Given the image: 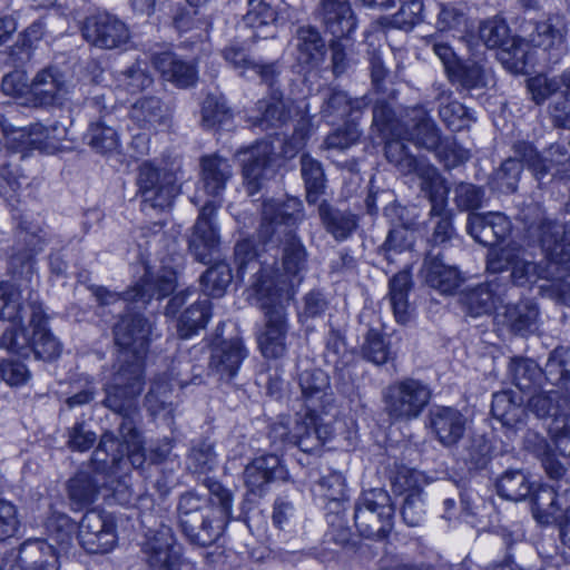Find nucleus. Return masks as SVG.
Segmentation results:
<instances>
[{
  "mask_svg": "<svg viewBox=\"0 0 570 570\" xmlns=\"http://www.w3.org/2000/svg\"><path fill=\"white\" fill-rule=\"evenodd\" d=\"M530 235L537 238L543 258L535 263L528 258L529 254L517 243H510L500 249H491L487 256V271L499 274L511 269V279L518 286L531 285L540 279L547 281L552 287L554 279H561L570 268V250L560 237L561 227L556 220L542 218L529 228Z\"/></svg>",
  "mask_w": 570,
  "mask_h": 570,
  "instance_id": "obj_1",
  "label": "nucleus"
},
{
  "mask_svg": "<svg viewBox=\"0 0 570 570\" xmlns=\"http://www.w3.org/2000/svg\"><path fill=\"white\" fill-rule=\"evenodd\" d=\"M151 324L140 313H126L114 327L120 347L110 379L104 386L106 407L124 409L144 387V357L149 346Z\"/></svg>",
  "mask_w": 570,
  "mask_h": 570,
  "instance_id": "obj_2",
  "label": "nucleus"
},
{
  "mask_svg": "<svg viewBox=\"0 0 570 570\" xmlns=\"http://www.w3.org/2000/svg\"><path fill=\"white\" fill-rule=\"evenodd\" d=\"M209 497L195 491L179 495L176 511L178 527L194 546L208 547L223 534L232 520L233 493L218 481L206 479Z\"/></svg>",
  "mask_w": 570,
  "mask_h": 570,
  "instance_id": "obj_3",
  "label": "nucleus"
},
{
  "mask_svg": "<svg viewBox=\"0 0 570 570\" xmlns=\"http://www.w3.org/2000/svg\"><path fill=\"white\" fill-rule=\"evenodd\" d=\"M303 204L298 198L291 197L284 202L268 199L263 203L262 218L266 224V233L272 235L283 233V269L279 273L273 268L262 267L253 283L268 279L272 283V291L281 279H286L293 285V295L295 287L302 282V272L306 268V249L301 239L294 233V227L303 219Z\"/></svg>",
  "mask_w": 570,
  "mask_h": 570,
  "instance_id": "obj_4",
  "label": "nucleus"
},
{
  "mask_svg": "<svg viewBox=\"0 0 570 570\" xmlns=\"http://www.w3.org/2000/svg\"><path fill=\"white\" fill-rule=\"evenodd\" d=\"M137 397L132 396L130 405L124 409L108 407L121 416L118 435L105 432L98 448L95 451V461L109 469H119L129 462L135 469L142 468L148 460V453L144 449L141 432L137 426L138 409Z\"/></svg>",
  "mask_w": 570,
  "mask_h": 570,
  "instance_id": "obj_5",
  "label": "nucleus"
},
{
  "mask_svg": "<svg viewBox=\"0 0 570 570\" xmlns=\"http://www.w3.org/2000/svg\"><path fill=\"white\" fill-rule=\"evenodd\" d=\"M268 279L253 283L252 287L261 307L265 311V330L258 336V345L265 357L278 358L286 352V312L285 303L293 297V285L281 279L276 289L272 291Z\"/></svg>",
  "mask_w": 570,
  "mask_h": 570,
  "instance_id": "obj_6",
  "label": "nucleus"
},
{
  "mask_svg": "<svg viewBox=\"0 0 570 570\" xmlns=\"http://www.w3.org/2000/svg\"><path fill=\"white\" fill-rule=\"evenodd\" d=\"M333 434L334 429L331 423L325 422L314 412L305 413L294 421L288 416H281L271 424L268 431V438L277 449L294 445L305 453L320 450Z\"/></svg>",
  "mask_w": 570,
  "mask_h": 570,
  "instance_id": "obj_7",
  "label": "nucleus"
},
{
  "mask_svg": "<svg viewBox=\"0 0 570 570\" xmlns=\"http://www.w3.org/2000/svg\"><path fill=\"white\" fill-rule=\"evenodd\" d=\"M395 508L382 488L364 491L354 505V524L361 537L383 541L394 527Z\"/></svg>",
  "mask_w": 570,
  "mask_h": 570,
  "instance_id": "obj_8",
  "label": "nucleus"
},
{
  "mask_svg": "<svg viewBox=\"0 0 570 570\" xmlns=\"http://www.w3.org/2000/svg\"><path fill=\"white\" fill-rule=\"evenodd\" d=\"M431 399L430 385L413 377L396 380L382 391L384 411L394 422H411L419 419Z\"/></svg>",
  "mask_w": 570,
  "mask_h": 570,
  "instance_id": "obj_9",
  "label": "nucleus"
},
{
  "mask_svg": "<svg viewBox=\"0 0 570 570\" xmlns=\"http://www.w3.org/2000/svg\"><path fill=\"white\" fill-rule=\"evenodd\" d=\"M176 274L171 269H161L157 273L146 269L140 281L122 295L110 292L104 286H92L90 289L97 302L105 305L140 304L145 306L151 298L161 299L174 292Z\"/></svg>",
  "mask_w": 570,
  "mask_h": 570,
  "instance_id": "obj_10",
  "label": "nucleus"
},
{
  "mask_svg": "<svg viewBox=\"0 0 570 570\" xmlns=\"http://www.w3.org/2000/svg\"><path fill=\"white\" fill-rule=\"evenodd\" d=\"M136 186L144 212L170 208L180 191L175 173L156 166L150 160H145L138 166Z\"/></svg>",
  "mask_w": 570,
  "mask_h": 570,
  "instance_id": "obj_11",
  "label": "nucleus"
},
{
  "mask_svg": "<svg viewBox=\"0 0 570 570\" xmlns=\"http://www.w3.org/2000/svg\"><path fill=\"white\" fill-rule=\"evenodd\" d=\"M0 318L17 325L28 320L31 330L48 321L39 294L11 282H0Z\"/></svg>",
  "mask_w": 570,
  "mask_h": 570,
  "instance_id": "obj_12",
  "label": "nucleus"
},
{
  "mask_svg": "<svg viewBox=\"0 0 570 570\" xmlns=\"http://www.w3.org/2000/svg\"><path fill=\"white\" fill-rule=\"evenodd\" d=\"M421 189L431 206L429 217L436 220L431 242L443 245L455 235L453 213L448 208L449 187L438 171L429 170L421 183Z\"/></svg>",
  "mask_w": 570,
  "mask_h": 570,
  "instance_id": "obj_13",
  "label": "nucleus"
},
{
  "mask_svg": "<svg viewBox=\"0 0 570 570\" xmlns=\"http://www.w3.org/2000/svg\"><path fill=\"white\" fill-rule=\"evenodd\" d=\"M529 410L540 419H551L549 431L558 446L566 452L570 444V403L564 402L563 391L553 389L533 395Z\"/></svg>",
  "mask_w": 570,
  "mask_h": 570,
  "instance_id": "obj_14",
  "label": "nucleus"
},
{
  "mask_svg": "<svg viewBox=\"0 0 570 570\" xmlns=\"http://www.w3.org/2000/svg\"><path fill=\"white\" fill-rule=\"evenodd\" d=\"M513 151L521 157L538 180L548 175L563 178L570 173V153L566 145L552 144L544 155H540L532 144L517 141Z\"/></svg>",
  "mask_w": 570,
  "mask_h": 570,
  "instance_id": "obj_15",
  "label": "nucleus"
},
{
  "mask_svg": "<svg viewBox=\"0 0 570 570\" xmlns=\"http://www.w3.org/2000/svg\"><path fill=\"white\" fill-rule=\"evenodd\" d=\"M81 33L90 46L102 50L121 49L130 39L126 23L107 12L87 17L82 22Z\"/></svg>",
  "mask_w": 570,
  "mask_h": 570,
  "instance_id": "obj_16",
  "label": "nucleus"
},
{
  "mask_svg": "<svg viewBox=\"0 0 570 570\" xmlns=\"http://www.w3.org/2000/svg\"><path fill=\"white\" fill-rule=\"evenodd\" d=\"M78 539L88 553L110 552L117 543L114 518L105 511H87L78 527Z\"/></svg>",
  "mask_w": 570,
  "mask_h": 570,
  "instance_id": "obj_17",
  "label": "nucleus"
},
{
  "mask_svg": "<svg viewBox=\"0 0 570 570\" xmlns=\"http://www.w3.org/2000/svg\"><path fill=\"white\" fill-rule=\"evenodd\" d=\"M175 538L167 525L149 529L141 542V552L151 570H179V556L174 550Z\"/></svg>",
  "mask_w": 570,
  "mask_h": 570,
  "instance_id": "obj_18",
  "label": "nucleus"
},
{
  "mask_svg": "<svg viewBox=\"0 0 570 570\" xmlns=\"http://www.w3.org/2000/svg\"><path fill=\"white\" fill-rule=\"evenodd\" d=\"M219 208L215 200H206L199 210V215L189 237L188 246L195 258L208 264L219 245V236L213 223V218Z\"/></svg>",
  "mask_w": 570,
  "mask_h": 570,
  "instance_id": "obj_19",
  "label": "nucleus"
},
{
  "mask_svg": "<svg viewBox=\"0 0 570 570\" xmlns=\"http://www.w3.org/2000/svg\"><path fill=\"white\" fill-rule=\"evenodd\" d=\"M273 147L267 141L257 142L244 154L243 176L246 190L254 196L275 175Z\"/></svg>",
  "mask_w": 570,
  "mask_h": 570,
  "instance_id": "obj_20",
  "label": "nucleus"
},
{
  "mask_svg": "<svg viewBox=\"0 0 570 570\" xmlns=\"http://www.w3.org/2000/svg\"><path fill=\"white\" fill-rule=\"evenodd\" d=\"M510 219L500 212L471 213L468 216L466 232L479 244L497 249L511 233Z\"/></svg>",
  "mask_w": 570,
  "mask_h": 570,
  "instance_id": "obj_21",
  "label": "nucleus"
},
{
  "mask_svg": "<svg viewBox=\"0 0 570 570\" xmlns=\"http://www.w3.org/2000/svg\"><path fill=\"white\" fill-rule=\"evenodd\" d=\"M68 94L69 89L63 75L57 68H45L37 72L30 82V97H27V105L61 106Z\"/></svg>",
  "mask_w": 570,
  "mask_h": 570,
  "instance_id": "obj_22",
  "label": "nucleus"
},
{
  "mask_svg": "<svg viewBox=\"0 0 570 570\" xmlns=\"http://www.w3.org/2000/svg\"><path fill=\"white\" fill-rule=\"evenodd\" d=\"M531 30L525 28L529 43L542 49L551 63H558L568 52L563 28L556 18H548L543 21L529 23Z\"/></svg>",
  "mask_w": 570,
  "mask_h": 570,
  "instance_id": "obj_23",
  "label": "nucleus"
},
{
  "mask_svg": "<svg viewBox=\"0 0 570 570\" xmlns=\"http://www.w3.org/2000/svg\"><path fill=\"white\" fill-rule=\"evenodd\" d=\"M432 433L438 442L448 449L458 446L466 431L468 420L452 406H434L429 414Z\"/></svg>",
  "mask_w": 570,
  "mask_h": 570,
  "instance_id": "obj_24",
  "label": "nucleus"
},
{
  "mask_svg": "<svg viewBox=\"0 0 570 570\" xmlns=\"http://www.w3.org/2000/svg\"><path fill=\"white\" fill-rule=\"evenodd\" d=\"M286 469L276 454H265L253 459L244 470V480L248 491L262 497L269 483L286 478Z\"/></svg>",
  "mask_w": 570,
  "mask_h": 570,
  "instance_id": "obj_25",
  "label": "nucleus"
},
{
  "mask_svg": "<svg viewBox=\"0 0 570 570\" xmlns=\"http://www.w3.org/2000/svg\"><path fill=\"white\" fill-rule=\"evenodd\" d=\"M541 464L554 484L533 492L532 500L539 509L543 507V497L550 499V507H560V500L570 495V470L559 461L553 451L541 460Z\"/></svg>",
  "mask_w": 570,
  "mask_h": 570,
  "instance_id": "obj_26",
  "label": "nucleus"
},
{
  "mask_svg": "<svg viewBox=\"0 0 570 570\" xmlns=\"http://www.w3.org/2000/svg\"><path fill=\"white\" fill-rule=\"evenodd\" d=\"M317 17L335 38L350 37L356 29V18L347 0H321Z\"/></svg>",
  "mask_w": 570,
  "mask_h": 570,
  "instance_id": "obj_27",
  "label": "nucleus"
},
{
  "mask_svg": "<svg viewBox=\"0 0 570 570\" xmlns=\"http://www.w3.org/2000/svg\"><path fill=\"white\" fill-rule=\"evenodd\" d=\"M298 384L306 402V413L314 412L322 417L318 410L325 411L333 402L327 374L320 368L305 370L298 375Z\"/></svg>",
  "mask_w": 570,
  "mask_h": 570,
  "instance_id": "obj_28",
  "label": "nucleus"
},
{
  "mask_svg": "<svg viewBox=\"0 0 570 570\" xmlns=\"http://www.w3.org/2000/svg\"><path fill=\"white\" fill-rule=\"evenodd\" d=\"M151 62L164 80L171 82L178 88L193 87L198 80L196 63L191 60L183 59L174 52L156 53L153 56Z\"/></svg>",
  "mask_w": 570,
  "mask_h": 570,
  "instance_id": "obj_29",
  "label": "nucleus"
},
{
  "mask_svg": "<svg viewBox=\"0 0 570 570\" xmlns=\"http://www.w3.org/2000/svg\"><path fill=\"white\" fill-rule=\"evenodd\" d=\"M425 284L440 294H453L461 285L463 278L455 266L445 264L440 253L426 255L422 267Z\"/></svg>",
  "mask_w": 570,
  "mask_h": 570,
  "instance_id": "obj_30",
  "label": "nucleus"
},
{
  "mask_svg": "<svg viewBox=\"0 0 570 570\" xmlns=\"http://www.w3.org/2000/svg\"><path fill=\"white\" fill-rule=\"evenodd\" d=\"M129 119L140 129L157 131L170 124V112L160 98L145 96L137 99L129 109Z\"/></svg>",
  "mask_w": 570,
  "mask_h": 570,
  "instance_id": "obj_31",
  "label": "nucleus"
},
{
  "mask_svg": "<svg viewBox=\"0 0 570 570\" xmlns=\"http://www.w3.org/2000/svg\"><path fill=\"white\" fill-rule=\"evenodd\" d=\"M278 20L277 7L266 0H247L239 24L252 30L255 38H268L276 33Z\"/></svg>",
  "mask_w": 570,
  "mask_h": 570,
  "instance_id": "obj_32",
  "label": "nucleus"
},
{
  "mask_svg": "<svg viewBox=\"0 0 570 570\" xmlns=\"http://www.w3.org/2000/svg\"><path fill=\"white\" fill-rule=\"evenodd\" d=\"M401 137L413 142L416 147L433 151L439 147L442 139L440 129L423 107L412 109Z\"/></svg>",
  "mask_w": 570,
  "mask_h": 570,
  "instance_id": "obj_33",
  "label": "nucleus"
},
{
  "mask_svg": "<svg viewBox=\"0 0 570 570\" xmlns=\"http://www.w3.org/2000/svg\"><path fill=\"white\" fill-rule=\"evenodd\" d=\"M246 356L247 350L240 338L223 341L213 348L209 368L220 380L229 381L237 374Z\"/></svg>",
  "mask_w": 570,
  "mask_h": 570,
  "instance_id": "obj_34",
  "label": "nucleus"
},
{
  "mask_svg": "<svg viewBox=\"0 0 570 570\" xmlns=\"http://www.w3.org/2000/svg\"><path fill=\"white\" fill-rule=\"evenodd\" d=\"M450 82L460 90L485 89L494 83L492 69L482 60H461L448 75Z\"/></svg>",
  "mask_w": 570,
  "mask_h": 570,
  "instance_id": "obj_35",
  "label": "nucleus"
},
{
  "mask_svg": "<svg viewBox=\"0 0 570 570\" xmlns=\"http://www.w3.org/2000/svg\"><path fill=\"white\" fill-rule=\"evenodd\" d=\"M321 224L336 242H345L358 227V217L350 209H342L326 200L317 208Z\"/></svg>",
  "mask_w": 570,
  "mask_h": 570,
  "instance_id": "obj_36",
  "label": "nucleus"
},
{
  "mask_svg": "<svg viewBox=\"0 0 570 570\" xmlns=\"http://www.w3.org/2000/svg\"><path fill=\"white\" fill-rule=\"evenodd\" d=\"M18 563L23 570H58V551L48 540L28 539L19 548Z\"/></svg>",
  "mask_w": 570,
  "mask_h": 570,
  "instance_id": "obj_37",
  "label": "nucleus"
},
{
  "mask_svg": "<svg viewBox=\"0 0 570 570\" xmlns=\"http://www.w3.org/2000/svg\"><path fill=\"white\" fill-rule=\"evenodd\" d=\"M105 473L80 470L67 483L68 498L73 509L79 510L94 503L102 491Z\"/></svg>",
  "mask_w": 570,
  "mask_h": 570,
  "instance_id": "obj_38",
  "label": "nucleus"
},
{
  "mask_svg": "<svg viewBox=\"0 0 570 570\" xmlns=\"http://www.w3.org/2000/svg\"><path fill=\"white\" fill-rule=\"evenodd\" d=\"M200 167L203 190L212 197L210 200H215L220 205V198L226 188V184L233 175L232 166L226 158L210 155L202 158Z\"/></svg>",
  "mask_w": 570,
  "mask_h": 570,
  "instance_id": "obj_39",
  "label": "nucleus"
},
{
  "mask_svg": "<svg viewBox=\"0 0 570 570\" xmlns=\"http://www.w3.org/2000/svg\"><path fill=\"white\" fill-rule=\"evenodd\" d=\"M502 286L497 281H488L475 287L463 291L460 302L465 312L472 317L490 314L501 301Z\"/></svg>",
  "mask_w": 570,
  "mask_h": 570,
  "instance_id": "obj_40",
  "label": "nucleus"
},
{
  "mask_svg": "<svg viewBox=\"0 0 570 570\" xmlns=\"http://www.w3.org/2000/svg\"><path fill=\"white\" fill-rule=\"evenodd\" d=\"M288 116L282 94L274 90L269 98H263L256 102L248 115V121L254 128L268 130L281 127L287 121Z\"/></svg>",
  "mask_w": 570,
  "mask_h": 570,
  "instance_id": "obj_41",
  "label": "nucleus"
},
{
  "mask_svg": "<svg viewBox=\"0 0 570 570\" xmlns=\"http://www.w3.org/2000/svg\"><path fill=\"white\" fill-rule=\"evenodd\" d=\"M502 324L512 333L525 336L533 334L539 327V308L531 299L505 306Z\"/></svg>",
  "mask_w": 570,
  "mask_h": 570,
  "instance_id": "obj_42",
  "label": "nucleus"
},
{
  "mask_svg": "<svg viewBox=\"0 0 570 570\" xmlns=\"http://www.w3.org/2000/svg\"><path fill=\"white\" fill-rule=\"evenodd\" d=\"M296 58L299 63L307 66L320 65L326 53V45L317 28L301 26L295 36Z\"/></svg>",
  "mask_w": 570,
  "mask_h": 570,
  "instance_id": "obj_43",
  "label": "nucleus"
},
{
  "mask_svg": "<svg viewBox=\"0 0 570 570\" xmlns=\"http://www.w3.org/2000/svg\"><path fill=\"white\" fill-rule=\"evenodd\" d=\"M491 413L508 430L518 429L525 416L523 400L512 391L497 392L492 397Z\"/></svg>",
  "mask_w": 570,
  "mask_h": 570,
  "instance_id": "obj_44",
  "label": "nucleus"
},
{
  "mask_svg": "<svg viewBox=\"0 0 570 570\" xmlns=\"http://www.w3.org/2000/svg\"><path fill=\"white\" fill-rule=\"evenodd\" d=\"M542 373L548 383L563 391L564 402L570 403V348L556 347L550 353Z\"/></svg>",
  "mask_w": 570,
  "mask_h": 570,
  "instance_id": "obj_45",
  "label": "nucleus"
},
{
  "mask_svg": "<svg viewBox=\"0 0 570 570\" xmlns=\"http://www.w3.org/2000/svg\"><path fill=\"white\" fill-rule=\"evenodd\" d=\"M367 105L366 97L352 99L345 91L330 88L323 95L321 114L328 121H334L335 119L352 116L354 112L367 107Z\"/></svg>",
  "mask_w": 570,
  "mask_h": 570,
  "instance_id": "obj_46",
  "label": "nucleus"
},
{
  "mask_svg": "<svg viewBox=\"0 0 570 570\" xmlns=\"http://www.w3.org/2000/svg\"><path fill=\"white\" fill-rule=\"evenodd\" d=\"M212 317V303L208 297L198 298L184 308L177 320L180 338H189L205 328Z\"/></svg>",
  "mask_w": 570,
  "mask_h": 570,
  "instance_id": "obj_47",
  "label": "nucleus"
},
{
  "mask_svg": "<svg viewBox=\"0 0 570 570\" xmlns=\"http://www.w3.org/2000/svg\"><path fill=\"white\" fill-rule=\"evenodd\" d=\"M385 140V156L389 163L393 164L402 174L407 175L417 173L422 180L426 176L429 170L436 171L435 168L428 167L422 168L420 161L413 156L409 148L405 146V138L402 137H390Z\"/></svg>",
  "mask_w": 570,
  "mask_h": 570,
  "instance_id": "obj_48",
  "label": "nucleus"
},
{
  "mask_svg": "<svg viewBox=\"0 0 570 570\" xmlns=\"http://www.w3.org/2000/svg\"><path fill=\"white\" fill-rule=\"evenodd\" d=\"M412 288V279L409 272L402 271L395 274L389 282V296L396 321L405 324L410 321L412 308L409 294Z\"/></svg>",
  "mask_w": 570,
  "mask_h": 570,
  "instance_id": "obj_49",
  "label": "nucleus"
},
{
  "mask_svg": "<svg viewBox=\"0 0 570 570\" xmlns=\"http://www.w3.org/2000/svg\"><path fill=\"white\" fill-rule=\"evenodd\" d=\"M508 373L511 382L520 391H530L541 386L543 380L542 368L531 358L514 357L510 361Z\"/></svg>",
  "mask_w": 570,
  "mask_h": 570,
  "instance_id": "obj_50",
  "label": "nucleus"
},
{
  "mask_svg": "<svg viewBox=\"0 0 570 570\" xmlns=\"http://www.w3.org/2000/svg\"><path fill=\"white\" fill-rule=\"evenodd\" d=\"M500 497L510 501H522L532 493V484L522 470L505 471L495 483Z\"/></svg>",
  "mask_w": 570,
  "mask_h": 570,
  "instance_id": "obj_51",
  "label": "nucleus"
},
{
  "mask_svg": "<svg viewBox=\"0 0 570 570\" xmlns=\"http://www.w3.org/2000/svg\"><path fill=\"white\" fill-rule=\"evenodd\" d=\"M301 174L305 183L306 200L309 205H314L325 188L323 167L320 161L304 154L301 156Z\"/></svg>",
  "mask_w": 570,
  "mask_h": 570,
  "instance_id": "obj_52",
  "label": "nucleus"
},
{
  "mask_svg": "<svg viewBox=\"0 0 570 570\" xmlns=\"http://www.w3.org/2000/svg\"><path fill=\"white\" fill-rule=\"evenodd\" d=\"M372 128L382 139L390 137H401L405 128V124H401L390 104L383 99H377L373 107Z\"/></svg>",
  "mask_w": 570,
  "mask_h": 570,
  "instance_id": "obj_53",
  "label": "nucleus"
},
{
  "mask_svg": "<svg viewBox=\"0 0 570 570\" xmlns=\"http://www.w3.org/2000/svg\"><path fill=\"white\" fill-rule=\"evenodd\" d=\"M524 161L514 154V157L505 159L501 166L493 173L491 186L502 194H512L518 188L520 175Z\"/></svg>",
  "mask_w": 570,
  "mask_h": 570,
  "instance_id": "obj_54",
  "label": "nucleus"
},
{
  "mask_svg": "<svg viewBox=\"0 0 570 570\" xmlns=\"http://www.w3.org/2000/svg\"><path fill=\"white\" fill-rule=\"evenodd\" d=\"M85 139L95 151L102 155L111 154L120 146L117 131L102 120L89 125Z\"/></svg>",
  "mask_w": 570,
  "mask_h": 570,
  "instance_id": "obj_55",
  "label": "nucleus"
},
{
  "mask_svg": "<svg viewBox=\"0 0 570 570\" xmlns=\"http://www.w3.org/2000/svg\"><path fill=\"white\" fill-rule=\"evenodd\" d=\"M111 472L102 480L105 499L119 505H129L134 502L136 494L131 487V479L128 474L116 476L118 469H110Z\"/></svg>",
  "mask_w": 570,
  "mask_h": 570,
  "instance_id": "obj_56",
  "label": "nucleus"
},
{
  "mask_svg": "<svg viewBox=\"0 0 570 570\" xmlns=\"http://www.w3.org/2000/svg\"><path fill=\"white\" fill-rule=\"evenodd\" d=\"M117 86L128 91L137 94L149 88L154 79L147 69L145 62L136 61L126 69L118 71L115 76Z\"/></svg>",
  "mask_w": 570,
  "mask_h": 570,
  "instance_id": "obj_57",
  "label": "nucleus"
},
{
  "mask_svg": "<svg viewBox=\"0 0 570 570\" xmlns=\"http://www.w3.org/2000/svg\"><path fill=\"white\" fill-rule=\"evenodd\" d=\"M498 60L512 73H524L529 65L528 46L513 37L507 46L497 52Z\"/></svg>",
  "mask_w": 570,
  "mask_h": 570,
  "instance_id": "obj_58",
  "label": "nucleus"
},
{
  "mask_svg": "<svg viewBox=\"0 0 570 570\" xmlns=\"http://www.w3.org/2000/svg\"><path fill=\"white\" fill-rule=\"evenodd\" d=\"M217 465L214 445L208 441L194 443L186 459V468L193 474H207Z\"/></svg>",
  "mask_w": 570,
  "mask_h": 570,
  "instance_id": "obj_59",
  "label": "nucleus"
},
{
  "mask_svg": "<svg viewBox=\"0 0 570 570\" xmlns=\"http://www.w3.org/2000/svg\"><path fill=\"white\" fill-rule=\"evenodd\" d=\"M233 114L223 97L208 95L202 106V126L213 129L230 122Z\"/></svg>",
  "mask_w": 570,
  "mask_h": 570,
  "instance_id": "obj_60",
  "label": "nucleus"
},
{
  "mask_svg": "<svg viewBox=\"0 0 570 570\" xmlns=\"http://www.w3.org/2000/svg\"><path fill=\"white\" fill-rule=\"evenodd\" d=\"M361 353L363 358L375 365H383L392 357L390 344L385 341L384 335L375 328L367 331Z\"/></svg>",
  "mask_w": 570,
  "mask_h": 570,
  "instance_id": "obj_61",
  "label": "nucleus"
},
{
  "mask_svg": "<svg viewBox=\"0 0 570 570\" xmlns=\"http://www.w3.org/2000/svg\"><path fill=\"white\" fill-rule=\"evenodd\" d=\"M232 278V271L227 264L219 263L209 267L200 277L205 292L204 297H220L230 284Z\"/></svg>",
  "mask_w": 570,
  "mask_h": 570,
  "instance_id": "obj_62",
  "label": "nucleus"
},
{
  "mask_svg": "<svg viewBox=\"0 0 570 570\" xmlns=\"http://www.w3.org/2000/svg\"><path fill=\"white\" fill-rule=\"evenodd\" d=\"M479 36L488 48L498 49V51L513 38L508 23L497 17L488 19L480 24Z\"/></svg>",
  "mask_w": 570,
  "mask_h": 570,
  "instance_id": "obj_63",
  "label": "nucleus"
},
{
  "mask_svg": "<svg viewBox=\"0 0 570 570\" xmlns=\"http://www.w3.org/2000/svg\"><path fill=\"white\" fill-rule=\"evenodd\" d=\"M490 452V444L483 435L469 436L458 455L472 469H482L487 465Z\"/></svg>",
  "mask_w": 570,
  "mask_h": 570,
  "instance_id": "obj_64",
  "label": "nucleus"
}]
</instances>
